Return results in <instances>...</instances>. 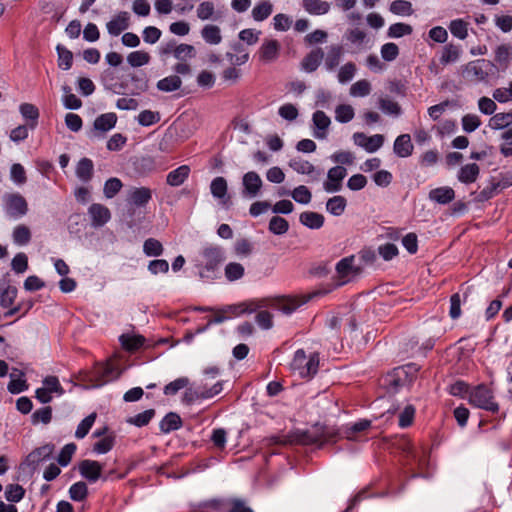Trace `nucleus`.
Instances as JSON below:
<instances>
[{
	"label": "nucleus",
	"instance_id": "38",
	"mask_svg": "<svg viewBox=\"0 0 512 512\" xmlns=\"http://www.w3.org/2000/svg\"><path fill=\"white\" fill-rule=\"evenodd\" d=\"M121 345L128 351H136L144 345L145 338L141 335L123 334L119 338Z\"/></svg>",
	"mask_w": 512,
	"mask_h": 512
},
{
	"label": "nucleus",
	"instance_id": "28",
	"mask_svg": "<svg viewBox=\"0 0 512 512\" xmlns=\"http://www.w3.org/2000/svg\"><path fill=\"white\" fill-rule=\"evenodd\" d=\"M299 442L304 445L319 444L322 445L327 442V438L322 428L315 427L312 430L303 432L300 435Z\"/></svg>",
	"mask_w": 512,
	"mask_h": 512
},
{
	"label": "nucleus",
	"instance_id": "49",
	"mask_svg": "<svg viewBox=\"0 0 512 512\" xmlns=\"http://www.w3.org/2000/svg\"><path fill=\"white\" fill-rule=\"evenodd\" d=\"M354 116L355 110L349 104H340L335 108V120L339 123H348Z\"/></svg>",
	"mask_w": 512,
	"mask_h": 512
},
{
	"label": "nucleus",
	"instance_id": "55",
	"mask_svg": "<svg viewBox=\"0 0 512 512\" xmlns=\"http://www.w3.org/2000/svg\"><path fill=\"white\" fill-rule=\"evenodd\" d=\"M161 119L159 112L143 110L137 116V122L143 127H149L158 123Z\"/></svg>",
	"mask_w": 512,
	"mask_h": 512
},
{
	"label": "nucleus",
	"instance_id": "42",
	"mask_svg": "<svg viewBox=\"0 0 512 512\" xmlns=\"http://www.w3.org/2000/svg\"><path fill=\"white\" fill-rule=\"evenodd\" d=\"M10 378L11 380L8 383L7 389L11 394H19L28 389L26 380L21 373L12 372Z\"/></svg>",
	"mask_w": 512,
	"mask_h": 512
},
{
	"label": "nucleus",
	"instance_id": "45",
	"mask_svg": "<svg viewBox=\"0 0 512 512\" xmlns=\"http://www.w3.org/2000/svg\"><path fill=\"white\" fill-rule=\"evenodd\" d=\"M13 242L18 246L27 245L31 240L30 229L25 225H17L12 232Z\"/></svg>",
	"mask_w": 512,
	"mask_h": 512
},
{
	"label": "nucleus",
	"instance_id": "30",
	"mask_svg": "<svg viewBox=\"0 0 512 512\" xmlns=\"http://www.w3.org/2000/svg\"><path fill=\"white\" fill-rule=\"evenodd\" d=\"M461 54L462 49L459 45L448 43L441 51L440 63L443 65L455 63L460 59Z\"/></svg>",
	"mask_w": 512,
	"mask_h": 512
},
{
	"label": "nucleus",
	"instance_id": "5",
	"mask_svg": "<svg viewBox=\"0 0 512 512\" xmlns=\"http://www.w3.org/2000/svg\"><path fill=\"white\" fill-rule=\"evenodd\" d=\"M468 399L470 404L477 408L484 409L493 413L499 410V406L494 400L492 390L483 384L474 387L469 392Z\"/></svg>",
	"mask_w": 512,
	"mask_h": 512
},
{
	"label": "nucleus",
	"instance_id": "58",
	"mask_svg": "<svg viewBox=\"0 0 512 512\" xmlns=\"http://www.w3.org/2000/svg\"><path fill=\"white\" fill-rule=\"evenodd\" d=\"M63 92V105L65 108L77 110L82 106V101L75 94L71 93V88L69 86H64Z\"/></svg>",
	"mask_w": 512,
	"mask_h": 512
},
{
	"label": "nucleus",
	"instance_id": "8",
	"mask_svg": "<svg viewBox=\"0 0 512 512\" xmlns=\"http://www.w3.org/2000/svg\"><path fill=\"white\" fill-rule=\"evenodd\" d=\"M493 67L494 65L491 61L478 59L466 64L463 72L469 80L474 82H483L487 80Z\"/></svg>",
	"mask_w": 512,
	"mask_h": 512
},
{
	"label": "nucleus",
	"instance_id": "54",
	"mask_svg": "<svg viewBox=\"0 0 512 512\" xmlns=\"http://www.w3.org/2000/svg\"><path fill=\"white\" fill-rule=\"evenodd\" d=\"M356 65L353 62H347L342 65L337 73L338 82L341 84L351 81L356 74Z\"/></svg>",
	"mask_w": 512,
	"mask_h": 512
},
{
	"label": "nucleus",
	"instance_id": "29",
	"mask_svg": "<svg viewBox=\"0 0 512 512\" xmlns=\"http://www.w3.org/2000/svg\"><path fill=\"white\" fill-rule=\"evenodd\" d=\"M299 221L307 228L317 230L323 226L325 219L324 216L320 213L305 211L300 214Z\"/></svg>",
	"mask_w": 512,
	"mask_h": 512
},
{
	"label": "nucleus",
	"instance_id": "46",
	"mask_svg": "<svg viewBox=\"0 0 512 512\" xmlns=\"http://www.w3.org/2000/svg\"><path fill=\"white\" fill-rule=\"evenodd\" d=\"M303 6L308 13L314 15L326 14L330 9V5L321 0H303Z\"/></svg>",
	"mask_w": 512,
	"mask_h": 512
},
{
	"label": "nucleus",
	"instance_id": "36",
	"mask_svg": "<svg viewBox=\"0 0 512 512\" xmlns=\"http://www.w3.org/2000/svg\"><path fill=\"white\" fill-rule=\"evenodd\" d=\"M347 207V200L345 197L337 195L329 198L326 202V210L333 216H340L344 213Z\"/></svg>",
	"mask_w": 512,
	"mask_h": 512
},
{
	"label": "nucleus",
	"instance_id": "13",
	"mask_svg": "<svg viewBox=\"0 0 512 512\" xmlns=\"http://www.w3.org/2000/svg\"><path fill=\"white\" fill-rule=\"evenodd\" d=\"M263 182L258 173L249 171L242 177V196L246 198H255L259 195Z\"/></svg>",
	"mask_w": 512,
	"mask_h": 512
},
{
	"label": "nucleus",
	"instance_id": "2",
	"mask_svg": "<svg viewBox=\"0 0 512 512\" xmlns=\"http://www.w3.org/2000/svg\"><path fill=\"white\" fill-rule=\"evenodd\" d=\"M121 371L112 361L98 363L83 378L88 388H99L120 377Z\"/></svg>",
	"mask_w": 512,
	"mask_h": 512
},
{
	"label": "nucleus",
	"instance_id": "62",
	"mask_svg": "<svg viewBox=\"0 0 512 512\" xmlns=\"http://www.w3.org/2000/svg\"><path fill=\"white\" fill-rule=\"evenodd\" d=\"M278 114L282 119L293 122L298 118L299 111L294 104L285 103L278 108Z\"/></svg>",
	"mask_w": 512,
	"mask_h": 512
},
{
	"label": "nucleus",
	"instance_id": "37",
	"mask_svg": "<svg viewBox=\"0 0 512 512\" xmlns=\"http://www.w3.org/2000/svg\"><path fill=\"white\" fill-rule=\"evenodd\" d=\"M159 426L163 433H170L178 430L182 426V421L178 414L170 412L161 420Z\"/></svg>",
	"mask_w": 512,
	"mask_h": 512
},
{
	"label": "nucleus",
	"instance_id": "34",
	"mask_svg": "<svg viewBox=\"0 0 512 512\" xmlns=\"http://www.w3.org/2000/svg\"><path fill=\"white\" fill-rule=\"evenodd\" d=\"M512 125V110L505 113L494 114L488 123V126L493 130H503Z\"/></svg>",
	"mask_w": 512,
	"mask_h": 512
},
{
	"label": "nucleus",
	"instance_id": "31",
	"mask_svg": "<svg viewBox=\"0 0 512 512\" xmlns=\"http://www.w3.org/2000/svg\"><path fill=\"white\" fill-rule=\"evenodd\" d=\"M19 112L25 120L29 121L28 125L30 129L34 130L37 127L40 115L38 108L31 103H22L19 106Z\"/></svg>",
	"mask_w": 512,
	"mask_h": 512
},
{
	"label": "nucleus",
	"instance_id": "57",
	"mask_svg": "<svg viewBox=\"0 0 512 512\" xmlns=\"http://www.w3.org/2000/svg\"><path fill=\"white\" fill-rule=\"evenodd\" d=\"M380 110L388 115L399 116L401 114V107L399 104L388 98H379L378 100Z\"/></svg>",
	"mask_w": 512,
	"mask_h": 512
},
{
	"label": "nucleus",
	"instance_id": "47",
	"mask_svg": "<svg viewBox=\"0 0 512 512\" xmlns=\"http://www.w3.org/2000/svg\"><path fill=\"white\" fill-rule=\"evenodd\" d=\"M370 425H371V421L366 420V419H361L355 423L346 425L344 428V434L347 439L355 440L356 434L358 432L368 429L370 427Z\"/></svg>",
	"mask_w": 512,
	"mask_h": 512
},
{
	"label": "nucleus",
	"instance_id": "19",
	"mask_svg": "<svg viewBox=\"0 0 512 512\" xmlns=\"http://www.w3.org/2000/svg\"><path fill=\"white\" fill-rule=\"evenodd\" d=\"M152 199V190L148 187L132 188L127 195L128 203L136 207L146 206Z\"/></svg>",
	"mask_w": 512,
	"mask_h": 512
},
{
	"label": "nucleus",
	"instance_id": "1",
	"mask_svg": "<svg viewBox=\"0 0 512 512\" xmlns=\"http://www.w3.org/2000/svg\"><path fill=\"white\" fill-rule=\"evenodd\" d=\"M306 299L297 297V296H274L262 298L254 303L253 308L250 311H255L257 309H266L271 308L276 311H280L285 315H290L294 311H296L299 307L306 303Z\"/></svg>",
	"mask_w": 512,
	"mask_h": 512
},
{
	"label": "nucleus",
	"instance_id": "35",
	"mask_svg": "<svg viewBox=\"0 0 512 512\" xmlns=\"http://www.w3.org/2000/svg\"><path fill=\"white\" fill-rule=\"evenodd\" d=\"M203 40L210 45H218L222 41L221 30L218 26L208 24L201 30Z\"/></svg>",
	"mask_w": 512,
	"mask_h": 512
},
{
	"label": "nucleus",
	"instance_id": "7",
	"mask_svg": "<svg viewBox=\"0 0 512 512\" xmlns=\"http://www.w3.org/2000/svg\"><path fill=\"white\" fill-rule=\"evenodd\" d=\"M3 209L8 216L19 219L27 214L28 204L21 194L7 193L3 196Z\"/></svg>",
	"mask_w": 512,
	"mask_h": 512
},
{
	"label": "nucleus",
	"instance_id": "26",
	"mask_svg": "<svg viewBox=\"0 0 512 512\" xmlns=\"http://www.w3.org/2000/svg\"><path fill=\"white\" fill-rule=\"evenodd\" d=\"M117 123V115L113 112L104 113L98 116L93 123L95 131L106 133L113 129Z\"/></svg>",
	"mask_w": 512,
	"mask_h": 512
},
{
	"label": "nucleus",
	"instance_id": "50",
	"mask_svg": "<svg viewBox=\"0 0 512 512\" xmlns=\"http://www.w3.org/2000/svg\"><path fill=\"white\" fill-rule=\"evenodd\" d=\"M164 248L161 242L155 238H148L144 241L143 252L148 257H158L163 254Z\"/></svg>",
	"mask_w": 512,
	"mask_h": 512
},
{
	"label": "nucleus",
	"instance_id": "10",
	"mask_svg": "<svg viewBox=\"0 0 512 512\" xmlns=\"http://www.w3.org/2000/svg\"><path fill=\"white\" fill-rule=\"evenodd\" d=\"M352 139L356 146L363 148L368 153L378 151L383 146L385 140L381 134L367 136L363 132H355Z\"/></svg>",
	"mask_w": 512,
	"mask_h": 512
},
{
	"label": "nucleus",
	"instance_id": "44",
	"mask_svg": "<svg viewBox=\"0 0 512 512\" xmlns=\"http://www.w3.org/2000/svg\"><path fill=\"white\" fill-rule=\"evenodd\" d=\"M182 85V80L177 75L167 76L157 82V88L163 92H173Z\"/></svg>",
	"mask_w": 512,
	"mask_h": 512
},
{
	"label": "nucleus",
	"instance_id": "63",
	"mask_svg": "<svg viewBox=\"0 0 512 512\" xmlns=\"http://www.w3.org/2000/svg\"><path fill=\"white\" fill-rule=\"evenodd\" d=\"M87 494L88 488L85 482H76L69 488V496L74 501H83Z\"/></svg>",
	"mask_w": 512,
	"mask_h": 512
},
{
	"label": "nucleus",
	"instance_id": "17",
	"mask_svg": "<svg viewBox=\"0 0 512 512\" xmlns=\"http://www.w3.org/2000/svg\"><path fill=\"white\" fill-rule=\"evenodd\" d=\"M129 26L130 15L126 11L119 12L106 24L107 31L111 36H119Z\"/></svg>",
	"mask_w": 512,
	"mask_h": 512
},
{
	"label": "nucleus",
	"instance_id": "48",
	"mask_svg": "<svg viewBox=\"0 0 512 512\" xmlns=\"http://www.w3.org/2000/svg\"><path fill=\"white\" fill-rule=\"evenodd\" d=\"M448 28L451 34L460 40H465L468 37V23L463 19L452 20Z\"/></svg>",
	"mask_w": 512,
	"mask_h": 512
},
{
	"label": "nucleus",
	"instance_id": "4",
	"mask_svg": "<svg viewBox=\"0 0 512 512\" xmlns=\"http://www.w3.org/2000/svg\"><path fill=\"white\" fill-rule=\"evenodd\" d=\"M417 371L415 364L397 367L385 377L384 385L390 392H396L402 387L409 386Z\"/></svg>",
	"mask_w": 512,
	"mask_h": 512
},
{
	"label": "nucleus",
	"instance_id": "33",
	"mask_svg": "<svg viewBox=\"0 0 512 512\" xmlns=\"http://www.w3.org/2000/svg\"><path fill=\"white\" fill-rule=\"evenodd\" d=\"M273 12V4L268 1L258 2L251 11V16L254 21L262 22L266 20Z\"/></svg>",
	"mask_w": 512,
	"mask_h": 512
},
{
	"label": "nucleus",
	"instance_id": "18",
	"mask_svg": "<svg viewBox=\"0 0 512 512\" xmlns=\"http://www.w3.org/2000/svg\"><path fill=\"white\" fill-rule=\"evenodd\" d=\"M79 472L82 477L87 479L89 482H96L102 472V465L95 460H83L79 464Z\"/></svg>",
	"mask_w": 512,
	"mask_h": 512
},
{
	"label": "nucleus",
	"instance_id": "23",
	"mask_svg": "<svg viewBox=\"0 0 512 512\" xmlns=\"http://www.w3.org/2000/svg\"><path fill=\"white\" fill-rule=\"evenodd\" d=\"M479 174L480 167L476 163H469L459 169L457 179L463 184H472L478 179Z\"/></svg>",
	"mask_w": 512,
	"mask_h": 512
},
{
	"label": "nucleus",
	"instance_id": "39",
	"mask_svg": "<svg viewBox=\"0 0 512 512\" xmlns=\"http://www.w3.org/2000/svg\"><path fill=\"white\" fill-rule=\"evenodd\" d=\"M54 452V445L45 444L28 455V460L35 464L49 459Z\"/></svg>",
	"mask_w": 512,
	"mask_h": 512
},
{
	"label": "nucleus",
	"instance_id": "64",
	"mask_svg": "<svg viewBox=\"0 0 512 512\" xmlns=\"http://www.w3.org/2000/svg\"><path fill=\"white\" fill-rule=\"evenodd\" d=\"M493 98L499 103H507L512 101V81L507 87H499L493 91Z\"/></svg>",
	"mask_w": 512,
	"mask_h": 512
},
{
	"label": "nucleus",
	"instance_id": "52",
	"mask_svg": "<svg viewBox=\"0 0 512 512\" xmlns=\"http://www.w3.org/2000/svg\"><path fill=\"white\" fill-rule=\"evenodd\" d=\"M372 87L368 80L362 79L353 83L349 93L352 97H366L371 93Z\"/></svg>",
	"mask_w": 512,
	"mask_h": 512
},
{
	"label": "nucleus",
	"instance_id": "27",
	"mask_svg": "<svg viewBox=\"0 0 512 512\" xmlns=\"http://www.w3.org/2000/svg\"><path fill=\"white\" fill-rule=\"evenodd\" d=\"M190 171L191 170L188 165H181L177 167L167 174V184L173 187L182 185L189 177Z\"/></svg>",
	"mask_w": 512,
	"mask_h": 512
},
{
	"label": "nucleus",
	"instance_id": "22",
	"mask_svg": "<svg viewBox=\"0 0 512 512\" xmlns=\"http://www.w3.org/2000/svg\"><path fill=\"white\" fill-rule=\"evenodd\" d=\"M414 146L409 134L399 135L393 145L394 153L400 158H407L412 155Z\"/></svg>",
	"mask_w": 512,
	"mask_h": 512
},
{
	"label": "nucleus",
	"instance_id": "51",
	"mask_svg": "<svg viewBox=\"0 0 512 512\" xmlns=\"http://www.w3.org/2000/svg\"><path fill=\"white\" fill-rule=\"evenodd\" d=\"M268 230L274 235H283L289 230V223L280 216H273L268 225Z\"/></svg>",
	"mask_w": 512,
	"mask_h": 512
},
{
	"label": "nucleus",
	"instance_id": "21",
	"mask_svg": "<svg viewBox=\"0 0 512 512\" xmlns=\"http://www.w3.org/2000/svg\"><path fill=\"white\" fill-rule=\"evenodd\" d=\"M343 53L344 50L341 45L334 44L329 46L327 53L323 58L324 68L326 71L332 72L336 69V67L340 64Z\"/></svg>",
	"mask_w": 512,
	"mask_h": 512
},
{
	"label": "nucleus",
	"instance_id": "15",
	"mask_svg": "<svg viewBox=\"0 0 512 512\" xmlns=\"http://www.w3.org/2000/svg\"><path fill=\"white\" fill-rule=\"evenodd\" d=\"M280 43L275 39H265L258 51L259 60L263 63L275 61L280 54Z\"/></svg>",
	"mask_w": 512,
	"mask_h": 512
},
{
	"label": "nucleus",
	"instance_id": "60",
	"mask_svg": "<svg viewBox=\"0 0 512 512\" xmlns=\"http://www.w3.org/2000/svg\"><path fill=\"white\" fill-rule=\"evenodd\" d=\"M122 187V181L119 178L112 177L106 180L103 193L107 199H111L121 190Z\"/></svg>",
	"mask_w": 512,
	"mask_h": 512
},
{
	"label": "nucleus",
	"instance_id": "53",
	"mask_svg": "<svg viewBox=\"0 0 512 512\" xmlns=\"http://www.w3.org/2000/svg\"><path fill=\"white\" fill-rule=\"evenodd\" d=\"M413 32L411 25L398 22L389 26L387 36L389 38H401L403 36L410 35Z\"/></svg>",
	"mask_w": 512,
	"mask_h": 512
},
{
	"label": "nucleus",
	"instance_id": "43",
	"mask_svg": "<svg viewBox=\"0 0 512 512\" xmlns=\"http://www.w3.org/2000/svg\"><path fill=\"white\" fill-rule=\"evenodd\" d=\"M389 11L398 16H411L414 12L412 3L407 0H395L391 2Z\"/></svg>",
	"mask_w": 512,
	"mask_h": 512
},
{
	"label": "nucleus",
	"instance_id": "59",
	"mask_svg": "<svg viewBox=\"0 0 512 512\" xmlns=\"http://www.w3.org/2000/svg\"><path fill=\"white\" fill-rule=\"evenodd\" d=\"M95 419H96V414L95 413H92V414L88 415L87 417H85L78 424L77 429L75 431V437L77 439H83L88 434L90 429L92 428V426H93V424L95 422Z\"/></svg>",
	"mask_w": 512,
	"mask_h": 512
},
{
	"label": "nucleus",
	"instance_id": "24",
	"mask_svg": "<svg viewBox=\"0 0 512 512\" xmlns=\"http://www.w3.org/2000/svg\"><path fill=\"white\" fill-rule=\"evenodd\" d=\"M428 198L435 203L445 205L454 200L455 191L448 186L438 187L429 192Z\"/></svg>",
	"mask_w": 512,
	"mask_h": 512
},
{
	"label": "nucleus",
	"instance_id": "12",
	"mask_svg": "<svg viewBox=\"0 0 512 512\" xmlns=\"http://www.w3.org/2000/svg\"><path fill=\"white\" fill-rule=\"evenodd\" d=\"M330 125L331 119L324 111L317 110L312 114V135L314 138L325 140L328 137Z\"/></svg>",
	"mask_w": 512,
	"mask_h": 512
},
{
	"label": "nucleus",
	"instance_id": "9",
	"mask_svg": "<svg viewBox=\"0 0 512 512\" xmlns=\"http://www.w3.org/2000/svg\"><path fill=\"white\" fill-rule=\"evenodd\" d=\"M347 176V169L336 165L327 172V179L323 182V189L327 193H337L342 190L343 180Z\"/></svg>",
	"mask_w": 512,
	"mask_h": 512
},
{
	"label": "nucleus",
	"instance_id": "20",
	"mask_svg": "<svg viewBox=\"0 0 512 512\" xmlns=\"http://www.w3.org/2000/svg\"><path fill=\"white\" fill-rule=\"evenodd\" d=\"M289 166L298 174L309 175L313 180H317L320 176V171L307 160L300 157L293 158L289 161Z\"/></svg>",
	"mask_w": 512,
	"mask_h": 512
},
{
	"label": "nucleus",
	"instance_id": "61",
	"mask_svg": "<svg viewBox=\"0 0 512 512\" xmlns=\"http://www.w3.org/2000/svg\"><path fill=\"white\" fill-rule=\"evenodd\" d=\"M150 61V56L147 52L144 51H133L127 56V62L132 67H141L148 64Z\"/></svg>",
	"mask_w": 512,
	"mask_h": 512
},
{
	"label": "nucleus",
	"instance_id": "25",
	"mask_svg": "<svg viewBox=\"0 0 512 512\" xmlns=\"http://www.w3.org/2000/svg\"><path fill=\"white\" fill-rule=\"evenodd\" d=\"M323 58L324 53L321 48H316L312 50L302 60V69L307 73H312L316 71Z\"/></svg>",
	"mask_w": 512,
	"mask_h": 512
},
{
	"label": "nucleus",
	"instance_id": "41",
	"mask_svg": "<svg viewBox=\"0 0 512 512\" xmlns=\"http://www.w3.org/2000/svg\"><path fill=\"white\" fill-rule=\"evenodd\" d=\"M512 46L510 44H501L495 49V62L501 67L506 68L511 60Z\"/></svg>",
	"mask_w": 512,
	"mask_h": 512
},
{
	"label": "nucleus",
	"instance_id": "11",
	"mask_svg": "<svg viewBox=\"0 0 512 512\" xmlns=\"http://www.w3.org/2000/svg\"><path fill=\"white\" fill-rule=\"evenodd\" d=\"M223 390V382L218 381L214 385H212L210 388H207L205 385H200L194 389L190 388L185 392V398L190 401H196V400H204V399H210L214 396L220 394Z\"/></svg>",
	"mask_w": 512,
	"mask_h": 512
},
{
	"label": "nucleus",
	"instance_id": "40",
	"mask_svg": "<svg viewBox=\"0 0 512 512\" xmlns=\"http://www.w3.org/2000/svg\"><path fill=\"white\" fill-rule=\"evenodd\" d=\"M197 17L202 20H216V9L212 1H202L196 9Z\"/></svg>",
	"mask_w": 512,
	"mask_h": 512
},
{
	"label": "nucleus",
	"instance_id": "14",
	"mask_svg": "<svg viewBox=\"0 0 512 512\" xmlns=\"http://www.w3.org/2000/svg\"><path fill=\"white\" fill-rule=\"evenodd\" d=\"M210 192L219 204L228 208L231 204L230 196L228 195V184L224 177H215L210 183Z\"/></svg>",
	"mask_w": 512,
	"mask_h": 512
},
{
	"label": "nucleus",
	"instance_id": "32",
	"mask_svg": "<svg viewBox=\"0 0 512 512\" xmlns=\"http://www.w3.org/2000/svg\"><path fill=\"white\" fill-rule=\"evenodd\" d=\"M93 171H94V165H93L92 160L84 157V158L80 159L79 162L77 163L75 173H76L77 178L80 181L87 183L91 180V178L93 176Z\"/></svg>",
	"mask_w": 512,
	"mask_h": 512
},
{
	"label": "nucleus",
	"instance_id": "16",
	"mask_svg": "<svg viewBox=\"0 0 512 512\" xmlns=\"http://www.w3.org/2000/svg\"><path fill=\"white\" fill-rule=\"evenodd\" d=\"M88 214L91 218V225L94 228L102 227L111 219L110 210L103 204L93 203L88 208Z\"/></svg>",
	"mask_w": 512,
	"mask_h": 512
},
{
	"label": "nucleus",
	"instance_id": "6",
	"mask_svg": "<svg viewBox=\"0 0 512 512\" xmlns=\"http://www.w3.org/2000/svg\"><path fill=\"white\" fill-rule=\"evenodd\" d=\"M336 284L337 286L345 285L361 274V267L356 264L355 256H348L342 258L335 267Z\"/></svg>",
	"mask_w": 512,
	"mask_h": 512
},
{
	"label": "nucleus",
	"instance_id": "3",
	"mask_svg": "<svg viewBox=\"0 0 512 512\" xmlns=\"http://www.w3.org/2000/svg\"><path fill=\"white\" fill-rule=\"evenodd\" d=\"M319 356L317 353L306 355L303 349L295 351L290 363L291 370L302 379L312 378L318 371Z\"/></svg>",
	"mask_w": 512,
	"mask_h": 512
},
{
	"label": "nucleus",
	"instance_id": "56",
	"mask_svg": "<svg viewBox=\"0 0 512 512\" xmlns=\"http://www.w3.org/2000/svg\"><path fill=\"white\" fill-rule=\"evenodd\" d=\"M294 201L299 204H309L312 199L311 191L304 185H299L290 192Z\"/></svg>",
	"mask_w": 512,
	"mask_h": 512
}]
</instances>
